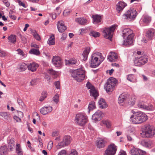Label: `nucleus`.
I'll return each mask as SVG.
<instances>
[{
	"label": "nucleus",
	"instance_id": "obj_1",
	"mask_svg": "<svg viewBox=\"0 0 155 155\" xmlns=\"http://www.w3.org/2000/svg\"><path fill=\"white\" fill-rule=\"evenodd\" d=\"M104 59V58L101 53L97 51L94 52L91 55L89 61L90 67L92 68L97 67Z\"/></svg>",
	"mask_w": 155,
	"mask_h": 155
},
{
	"label": "nucleus",
	"instance_id": "obj_2",
	"mask_svg": "<svg viewBox=\"0 0 155 155\" xmlns=\"http://www.w3.org/2000/svg\"><path fill=\"white\" fill-rule=\"evenodd\" d=\"M134 114L130 117L131 121L135 124H138L146 121L148 119L147 115L141 111L135 112L132 110Z\"/></svg>",
	"mask_w": 155,
	"mask_h": 155
},
{
	"label": "nucleus",
	"instance_id": "obj_3",
	"mask_svg": "<svg viewBox=\"0 0 155 155\" xmlns=\"http://www.w3.org/2000/svg\"><path fill=\"white\" fill-rule=\"evenodd\" d=\"M122 33L124 39L123 45L127 46L132 45L134 36L133 31L130 28H125L122 31Z\"/></svg>",
	"mask_w": 155,
	"mask_h": 155
},
{
	"label": "nucleus",
	"instance_id": "obj_4",
	"mask_svg": "<svg viewBox=\"0 0 155 155\" xmlns=\"http://www.w3.org/2000/svg\"><path fill=\"white\" fill-rule=\"evenodd\" d=\"M71 75L78 82L84 80L86 76V71L83 67L74 70L71 72Z\"/></svg>",
	"mask_w": 155,
	"mask_h": 155
},
{
	"label": "nucleus",
	"instance_id": "obj_5",
	"mask_svg": "<svg viewBox=\"0 0 155 155\" xmlns=\"http://www.w3.org/2000/svg\"><path fill=\"white\" fill-rule=\"evenodd\" d=\"M144 131L141 133L143 137L152 138L155 134V128L153 126L147 124L144 126Z\"/></svg>",
	"mask_w": 155,
	"mask_h": 155
},
{
	"label": "nucleus",
	"instance_id": "obj_6",
	"mask_svg": "<svg viewBox=\"0 0 155 155\" xmlns=\"http://www.w3.org/2000/svg\"><path fill=\"white\" fill-rule=\"evenodd\" d=\"M87 117L83 113H78L75 117V123L80 126H84L88 122Z\"/></svg>",
	"mask_w": 155,
	"mask_h": 155
},
{
	"label": "nucleus",
	"instance_id": "obj_7",
	"mask_svg": "<svg viewBox=\"0 0 155 155\" xmlns=\"http://www.w3.org/2000/svg\"><path fill=\"white\" fill-rule=\"evenodd\" d=\"M117 83V81L115 78L112 77L109 78L104 85L105 89L107 92L112 91Z\"/></svg>",
	"mask_w": 155,
	"mask_h": 155
},
{
	"label": "nucleus",
	"instance_id": "obj_8",
	"mask_svg": "<svg viewBox=\"0 0 155 155\" xmlns=\"http://www.w3.org/2000/svg\"><path fill=\"white\" fill-rule=\"evenodd\" d=\"M137 15L136 9L131 8L127 10L123 15V18L129 20H134Z\"/></svg>",
	"mask_w": 155,
	"mask_h": 155
},
{
	"label": "nucleus",
	"instance_id": "obj_9",
	"mask_svg": "<svg viewBox=\"0 0 155 155\" xmlns=\"http://www.w3.org/2000/svg\"><path fill=\"white\" fill-rule=\"evenodd\" d=\"M117 26L114 25L109 28H105L103 31L104 38L111 41L114 32Z\"/></svg>",
	"mask_w": 155,
	"mask_h": 155
},
{
	"label": "nucleus",
	"instance_id": "obj_10",
	"mask_svg": "<svg viewBox=\"0 0 155 155\" xmlns=\"http://www.w3.org/2000/svg\"><path fill=\"white\" fill-rule=\"evenodd\" d=\"M147 61V56L144 55L136 58L134 61V64L136 66H140L144 64Z\"/></svg>",
	"mask_w": 155,
	"mask_h": 155
},
{
	"label": "nucleus",
	"instance_id": "obj_11",
	"mask_svg": "<svg viewBox=\"0 0 155 155\" xmlns=\"http://www.w3.org/2000/svg\"><path fill=\"white\" fill-rule=\"evenodd\" d=\"M52 64L56 67L61 68L63 65L61 59L59 56H54L52 59Z\"/></svg>",
	"mask_w": 155,
	"mask_h": 155
},
{
	"label": "nucleus",
	"instance_id": "obj_12",
	"mask_svg": "<svg viewBox=\"0 0 155 155\" xmlns=\"http://www.w3.org/2000/svg\"><path fill=\"white\" fill-rule=\"evenodd\" d=\"M117 150V146L114 144H111L105 151L104 155H114Z\"/></svg>",
	"mask_w": 155,
	"mask_h": 155
},
{
	"label": "nucleus",
	"instance_id": "obj_13",
	"mask_svg": "<svg viewBox=\"0 0 155 155\" xmlns=\"http://www.w3.org/2000/svg\"><path fill=\"white\" fill-rule=\"evenodd\" d=\"M127 6L126 3L120 1L116 5V8L118 13L121 12L125 7Z\"/></svg>",
	"mask_w": 155,
	"mask_h": 155
},
{
	"label": "nucleus",
	"instance_id": "obj_14",
	"mask_svg": "<svg viewBox=\"0 0 155 155\" xmlns=\"http://www.w3.org/2000/svg\"><path fill=\"white\" fill-rule=\"evenodd\" d=\"M155 36V30L151 28L147 30L146 33V36L150 40L153 39Z\"/></svg>",
	"mask_w": 155,
	"mask_h": 155
},
{
	"label": "nucleus",
	"instance_id": "obj_15",
	"mask_svg": "<svg viewBox=\"0 0 155 155\" xmlns=\"http://www.w3.org/2000/svg\"><path fill=\"white\" fill-rule=\"evenodd\" d=\"M57 25L58 31L60 32H64L67 28V27L64 25V22L62 20L59 21Z\"/></svg>",
	"mask_w": 155,
	"mask_h": 155
},
{
	"label": "nucleus",
	"instance_id": "obj_16",
	"mask_svg": "<svg viewBox=\"0 0 155 155\" xmlns=\"http://www.w3.org/2000/svg\"><path fill=\"white\" fill-rule=\"evenodd\" d=\"M93 23L94 24H98L101 22L102 16L100 15L95 14L92 16Z\"/></svg>",
	"mask_w": 155,
	"mask_h": 155
},
{
	"label": "nucleus",
	"instance_id": "obj_17",
	"mask_svg": "<svg viewBox=\"0 0 155 155\" xmlns=\"http://www.w3.org/2000/svg\"><path fill=\"white\" fill-rule=\"evenodd\" d=\"M52 107L51 106H45L41 108L40 110V113L43 115H45L51 112Z\"/></svg>",
	"mask_w": 155,
	"mask_h": 155
},
{
	"label": "nucleus",
	"instance_id": "obj_18",
	"mask_svg": "<svg viewBox=\"0 0 155 155\" xmlns=\"http://www.w3.org/2000/svg\"><path fill=\"white\" fill-rule=\"evenodd\" d=\"M102 113L98 110L95 112L92 116V119L95 122L100 121L102 118Z\"/></svg>",
	"mask_w": 155,
	"mask_h": 155
},
{
	"label": "nucleus",
	"instance_id": "obj_19",
	"mask_svg": "<svg viewBox=\"0 0 155 155\" xmlns=\"http://www.w3.org/2000/svg\"><path fill=\"white\" fill-rule=\"evenodd\" d=\"M141 20L144 24L148 25L151 22V18L147 14H144Z\"/></svg>",
	"mask_w": 155,
	"mask_h": 155
},
{
	"label": "nucleus",
	"instance_id": "obj_20",
	"mask_svg": "<svg viewBox=\"0 0 155 155\" xmlns=\"http://www.w3.org/2000/svg\"><path fill=\"white\" fill-rule=\"evenodd\" d=\"M110 54L108 56L107 59L109 61L112 62L115 61L118 58L117 54L115 52H111Z\"/></svg>",
	"mask_w": 155,
	"mask_h": 155
},
{
	"label": "nucleus",
	"instance_id": "obj_21",
	"mask_svg": "<svg viewBox=\"0 0 155 155\" xmlns=\"http://www.w3.org/2000/svg\"><path fill=\"white\" fill-rule=\"evenodd\" d=\"M38 67V64L35 62H32L30 63L28 65L27 68L28 69L32 72L35 71Z\"/></svg>",
	"mask_w": 155,
	"mask_h": 155
},
{
	"label": "nucleus",
	"instance_id": "obj_22",
	"mask_svg": "<svg viewBox=\"0 0 155 155\" xmlns=\"http://www.w3.org/2000/svg\"><path fill=\"white\" fill-rule=\"evenodd\" d=\"M138 106L139 107L141 108L147 110H149L151 109V110H152L153 109V106L152 105H151L150 107L145 105L144 103L143 102H139L138 104Z\"/></svg>",
	"mask_w": 155,
	"mask_h": 155
},
{
	"label": "nucleus",
	"instance_id": "obj_23",
	"mask_svg": "<svg viewBox=\"0 0 155 155\" xmlns=\"http://www.w3.org/2000/svg\"><path fill=\"white\" fill-rule=\"evenodd\" d=\"M127 98L126 96L124 94L120 95L118 99V103L120 106H123Z\"/></svg>",
	"mask_w": 155,
	"mask_h": 155
},
{
	"label": "nucleus",
	"instance_id": "obj_24",
	"mask_svg": "<svg viewBox=\"0 0 155 155\" xmlns=\"http://www.w3.org/2000/svg\"><path fill=\"white\" fill-rule=\"evenodd\" d=\"M75 21L81 25H85L88 23V21L83 18H78L75 19Z\"/></svg>",
	"mask_w": 155,
	"mask_h": 155
},
{
	"label": "nucleus",
	"instance_id": "obj_25",
	"mask_svg": "<svg viewBox=\"0 0 155 155\" xmlns=\"http://www.w3.org/2000/svg\"><path fill=\"white\" fill-rule=\"evenodd\" d=\"M90 51V48L89 47H86L82 55L84 57L83 60L85 61L87 60L88 54Z\"/></svg>",
	"mask_w": 155,
	"mask_h": 155
},
{
	"label": "nucleus",
	"instance_id": "obj_26",
	"mask_svg": "<svg viewBox=\"0 0 155 155\" xmlns=\"http://www.w3.org/2000/svg\"><path fill=\"white\" fill-rule=\"evenodd\" d=\"M98 104L99 107L102 109H105L107 107L106 102L103 98H101L99 100Z\"/></svg>",
	"mask_w": 155,
	"mask_h": 155
},
{
	"label": "nucleus",
	"instance_id": "obj_27",
	"mask_svg": "<svg viewBox=\"0 0 155 155\" xmlns=\"http://www.w3.org/2000/svg\"><path fill=\"white\" fill-rule=\"evenodd\" d=\"M141 144L143 146L146 147L150 148L152 145V142L150 141L143 140L141 142Z\"/></svg>",
	"mask_w": 155,
	"mask_h": 155
},
{
	"label": "nucleus",
	"instance_id": "obj_28",
	"mask_svg": "<svg viewBox=\"0 0 155 155\" xmlns=\"http://www.w3.org/2000/svg\"><path fill=\"white\" fill-rule=\"evenodd\" d=\"M65 64L66 65H73L74 64H78V61L75 59H70V60H66Z\"/></svg>",
	"mask_w": 155,
	"mask_h": 155
},
{
	"label": "nucleus",
	"instance_id": "obj_29",
	"mask_svg": "<svg viewBox=\"0 0 155 155\" xmlns=\"http://www.w3.org/2000/svg\"><path fill=\"white\" fill-rule=\"evenodd\" d=\"M8 149L7 146L4 145L0 147V155H6L7 154Z\"/></svg>",
	"mask_w": 155,
	"mask_h": 155
},
{
	"label": "nucleus",
	"instance_id": "obj_30",
	"mask_svg": "<svg viewBox=\"0 0 155 155\" xmlns=\"http://www.w3.org/2000/svg\"><path fill=\"white\" fill-rule=\"evenodd\" d=\"M106 141L104 139H101L98 140L97 143V146L99 148L103 147L105 146Z\"/></svg>",
	"mask_w": 155,
	"mask_h": 155
},
{
	"label": "nucleus",
	"instance_id": "obj_31",
	"mask_svg": "<svg viewBox=\"0 0 155 155\" xmlns=\"http://www.w3.org/2000/svg\"><path fill=\"white\" fill-rule=\"evenodd\" d=\"M71 140V137L69 136H65L63 139V141L66 146L69 144Z\"/></svg>",
	"mask_w": 155,
	"mask_h": 155
},
{
	"label": "nucleus",
	"instance_id": "obj_32",
	"mask_svg": "<svg viewBox=\"0 0 155 155\" xmlns=\"http://www.w3.org/2000/svg\"><path fill=\"white\" fill-rule=\"evenodd\" d=\"M15 149L17 155H23V152L19 144L17 143L16 144Z\"/></svg>",
	"mask_w": 155,
	"mask_h": 155
},
{
	"label": "nucleus",
	"instance_id": "obj_33",
	"mask_svg": "<svg viewBox=\"0 0 155 155\" xmlns=\"http://www.w3.org/2000/svg\"><path fill=\"white\" fill-rule=\"evenodd\" d=\"M54 40L55 38L54 35L51 34L50 35V38L47 41L48 44L50 45H54L55 44Z\"/></svg>",
	"mask_w": 155,
	"mask_h": 155
},
{
	"label": "nucleus",
	"instance_id": "obj_34",
	"mask_svg": "<svg viewBox=\"0 0 155 155\" xmlns=\"http://www.w3.org/2000/svg\"><path fill=\"white\" fill-rule=\"evenodd\" d=\"M8 42L14 44L16 41V37L14 35H11L8 37Z\"/></svg>",
	"mask_w": 155,
	"mask_h": 155
},
{
	"label": "nucleus",
	"instance_id": "obj_35",
	"mask_svg": "<svg viewBox=\"0 0 155 155\" xmlns=\"http://www.w3.org/2000/svg\"><path fill=\"white\" fill-rule=\"evenodd\" d=\"M0 116L6 119H8L10 118V114L7 112H0Z\"/></svg>",
	"mask_w": 155,
	"mask_h": 155
},
{
	"label": "nucleus",
	"instance_id": "obj_36",
	"mask_svg": "<svg viewBox=\"0 0 155 155\" xmlns=\"http://www.w3.org/2000/svg\"><path fill=\"white\" fill-rule=\"evenodd\" d=\"M8 146L9 147L10 149L12 150L13 148L15 142L14 138H11L8 141Z\"/></svg>",
	"mask_w": 155,
	"mask_h": 155
},
{
	"label": "nucleus",
	"instance_id": "obj_37",
	"mask_svg": "<svg viewBox=\"0 0 155 155\" xmlns=\"http://www.w3.org/2000/svg\"><path fill=\"white\" fill-rule=\"evenodd\" d=\"M27 66L28 65L25 63H22L19 65L18 69H19L20 71H24L27 69Z\"/></svg>",
	"mask_w": 155,
	"mask_h": 155
},
{
	"label": "nucleus",
	"instance_id": "obj_38",
	"mask_svg": "<svg viewBox=\"0 0 155 155\" xmlns=\"http://www.w3.org/2000/svg\"><path fill=\"white\" fill-rule=\"evenodd\" d=\"M103 124L105 125L107 128L108 129L111 128L112 126L111 122L108 120H103L102 121Z\"/></svg>",
	"mask_w": 155,
	"mask_h": 155
},
{
	"label": "nucleus",
	"instance_id": "obj_39",
	"mask_svg": "<svg viewBox=\"0 0 155 155\" xmlns=\"http://www.w3.org/2000/svg\"><path fill=\"white\" fill-rule=\"evenodd\" d=\"M89 91L91 96L94 97H96L98 96V93L95 88H94L92 89L91 90H90Z\"/></svg>",
	"mask_w": 155,
	"mask_h": 155
},
{
	"label": "nucleus",
	"instance_id": "obj_40",
	"mask_svg": "<svg viewBox=\"0 0 155 155\" xmlns=\"http://www.w3.org/2000/svg\"><path fill=\"white\" fill-rule=\"evenodd\" d=\"M96 106L95 104V102L94 101H91L90 102L88 105L89 112L90 110H92L94 109H95Z\"/></svg>",
	"mask_w": 155,
	"mask_h": 155
},
{
	"label": "nucleus",
	"instance_id": "obj_41",
	"mask_svg": "<svg viewBox=\"0 0 155 155\" xmlns=\"http://www.w3.org/2000/svg\"><path fill=\"white\" fill-rule=\"evenodd\" d=\"M89 35L90 36L95 38L99 37L100 35L99 33L93 30L91 31Z\"/></svg>",
	"mask_w": 155,
	"mask_h": 155
},
{
	"label": "nucleus",
	"instance_id": "obj_42",
	"mask_svg": "<svg viewBox=\"0 0 155 155\" xmlns=\"http://www.w3.org/2000/svg\"><path fill=\"white\" fill-rule=\"evenodd\" d=\"M139 148L134 147L131 148L130 151V153L132 155H137Z\"/></svg>",
	"mask_w": 155,
	"mask_h": 155
},
{
	"label": "nucleus",
	"instance_id": "obj_43",
	"mask_svg": "<svg viewBox=\"0 0 155 155\" xmlns=\"http://www.w3.org/2000/svg\"><path fill=\"white\" fill-rule=\"evenodd\" d=\"M30 53L34 54L36 55H38L40 54V52L39 50L35 49H32L29 51Z\"/></svg>",
	"mask_w": 155,
	"mask_h": 155
},
{
	"label": "nucleus",
	"instance_id": "obj_44",
	"mask_svg": "<svg viewBox=\"0 0 155 155\" xmlns=\"http://www.w3.org/2000/svg\"><path fill=\"white\" fill-rule=\"evenodd\" d=\"M134 75L132 74H130L128 75L127 76V79L131 82H135V80H134Z\"/></svg>",
	"mask_w": 155,
	"mask_h": 155
},
{
	"label": "nucleus",
	"instance_id": "obj_45",
	"mask_svg": "<svg viewBox=\"0 0 155 155\" xmlns=\"http://www.w3.org/2000/svg\"><path fill=\"white\" fill-rule=\"evenodd\" d=\"M59 95L56 94L52 98L53 101L56 104L58 103L59 101Z\"/></svg>",
	"mask_w": 155,
	"mask_h": 155
},
{
	"label": "nucleus",
	"instance_id": "obj_46",
	"mask_svg": "<svg viewBox=\"0 0 155 155\" xmlns=\"http://www.w3.org/2000/svg\"><path fill=\"white\" fill-rule=\"evenodd\" d=\"M32 35L34 38L38 41H40L41 40L40 36L37 33L36 31L34 30L32 31Z\"/></svg>",
	"mask_w": 155,
	"mask_h": 155
},
{
	"label": "nucleus",
	"instance_id": "obj_47",
	"mask_svg": "<svg viewBox=\"0 0 155 155\" xmlns=\"http://www.w3.org/2000/svg\"><path fill=\"white\" fill-rule=\"evenodd\" d=\"M47 95V93L46 91L42 92L41 95L40 97L39 100L41 101H43L46 98Z\"/></svg>",
	"mask_w": 155,
	"mask_h": 155
},
{
	"label": "nucleus",
	"instance_id": "obj_48",
	"mask_svg": "<svg viewBox=\"0 0 155 155\" xmlns=\"http://www.w3.org/2000/svg\"><path fill=\"white\" fill-rule=\"evenodd\" d=\"M64 143L63 141L59 143L56 146L57 148L59 149L66 146Z\"/></svg>",
	"mask_w": 155,
	"mask_h": 155
},
{
	"label": "nucleus",
	"instance_id": "obj_49",
	"mask_svg": "<svg viewBox=\"0 0 155 155\" xmlns=\"http://www.w3.org/2000/svg\"><path fill=\"white\" fill-rule=\"evenodd\" d=\"M57 72L52 69H50L48 71V73L51 75H55L57 74Z\"/></svg>",
	"mask_w": 155,
	"mask_h": 155
},
{
	"label": "nucleus",
	"instance_id": "obj_50",
	"mask_svg": "<svg viewBox=\"0 0 155 155\" xmlns=\"http://www.w3.org/2000/svg\"><path fill=\"white\" fill-rule=\"evenodd\" d=\"M137 155H147L146 152L144 151L139 149Z\"/></svg>",
	"mask_w": 155,
	"mask_h": 155
},
{
	"label": "nucleus",
	"instance_id": "obj_51",
	"mask_svg": "<svg viewBox=\"0 0 155 155\" xmlns=\"http://www.w3.org/2000/svg\"><path fill=\"white\" fill-rule=\"evenodd\" d=\"M72 11L71 9H67L64 10L63 12V15L64 16H66L68 15Z\"/></svg>",
	"mask_w": 155,
	"mask_h": 155
},
{
	"label": "nucleus",
	"instance_id": "obj_52",
	"mask_svg": "<svg viewBox=\"0 0 155 155\" xmlns=\"http://www.w3.org/2000/svg\"><path fill=\"white\" fill-rule=\"evenodd\" d=\"M17 2L18 3V5L20 6H22L24 8L27 7V6L26 5L25 3L23 2H21L20 0H16Z\"/></svg>",
	"mask_w": 155,
	"mask_h": 155
},
{
	"label": "nucleus",
	"instance_id": "obj_53",
	"mask_svg": "<svg viewBox=\"0 0 155 155\" xmlns=\"http://www.w3.org/2000/svg\"><path fill=\"white\" fill-rule=\"evenodd\" d=\"M17 51L18 52V54L20 55H21L22 57H25L26 54L23 52L22 50L20 49H18L17 50Z\"/></svg>",
	"mask_w": 155,
	"mask_h": 155
},
{
	"label": "nucleus",
	"instance_id": "obj_54",
	"mask_svg": "<svg viewBox=\"0 0 155 155\" xmlns=\"http://www.w3.org/2000/svg\"><path fill=\"white\" fill-rule=\"evenodd\" d=\"M37 81L38 80L37 79H33L30 82V84L31 86L35 85L37 84Z\"/></svg>",
	"mask_w": 155,
	"mask_h": 155
},
{
	"label": "nucleus",
	"instance_id": "obj_55",
	"mask_svg": "<svg viewBox=\"0 0 155 155\" xmlns=\"http://www.w3.org/2000/svg\"><path fill=\"white\" fill-rule=\"evenodd\" d=\"M68 155H78V152L75 150H72L70 153Z\"/></svg>",
	"mask_w": 155,
	"mask_h": 155
},
{
	"label": "nucleus",
	"instance_id": "obj_56",
	"mask_svg": "<svg viewBox=\"0 0 155 155\" xmlns=\"http://www.w3.org/2000/svg\"><path fill=\"white\" fill-rule=\"evenodd\" d=\"M86 86L88 89L91 90L94 88V87L89 82H88L86 84Z\"/></svg>",
	"mask_w": 155,
	"mask_h": 155
},
{
	"label": "nucleus",
	"instance_id": "obj_57",
	"mask_svg": "<svg viewBox=\"0 0 155 155\" xmlns=\"http://www.w3.org/2000/svg\"><path fill=\"white\" fill-rule=\"evenodd\" d=\"M54 84L57 89H59L60 88V83L59 81H57L55 82Z\"/></svg>",
	"mask_w": 155,
	"mask_h": 155
},
{
	"label": "nucleus",
	"instance_id": "obj_58",
	"mask_svg": "<svg viewBox=\"0 0 155 155\" xmlns=\"http://www.w3.org/2000/svg\"><path fill=\"white\" fill-rule=\"evenodd\" d=\"M17 101L19 105L21 107H23L24 105V103L21 99L18 98Z\"/></svg>",
	"mask_w": 155,
	"mask_h": 155
},
{
	"label": "nucleus",
	"instance_id": "obj_59",
	"mask_svg": "<svg viewBox=\"0 0 155 155\" xmlns=\"http://www.w3.org/2000/svg\"><path fill=\"white\" fill-rule=\"evenodd\" d=\"M53 142L51 141L49 142L48 145V150H50L53 147Z\"/></svg>",
	"mask_w": 155,
	"mask_h": 155
},
{
	"label": "nucleus",
	"instance_id": "obj_60",
	"mask_svg": "<svg viewBox=\"0 0 155 155\" xmlns=\"http://www.w3.org/2000/svg\"><path fill=\"white\" fill-rule=\"evenodd\" d=\"M58 155H66V151L65 150H62L59 152Z\"/></svg>",
	"mask_w": 155,
	"mask_h": 155
},
{
	"label": "nucleus",
	"instance_id": "obj_61",
	"mask_svg": "<svg viewBox=\"0 0 155 155\" xmlns=\"http://www.w3.org/2000/svg\"><path fill=\"white\" fill-rule=\"evenodd\" d=\"M5 53L4 51L0 49V57H4L5 56Z\"/></svg>",
	"mask_w": 155,
	"mask_h": 155
},
{
	"label": "nucleus",
	"instance_id": "obj_62",
	"mask_svg": "<svg viewBox=\"0 0 155 155\" xmlns=\"http://www.w3.org/2000/svg\"><path fill=\"white\" fill-rule=\"evenodd\" d=\"M135 128L134 127L130 128L129 130V132L132 133H134L135 132Z\"/></svg>",
	"mask_w": 155,
	"mask_h": 155
},
{
	"label": "nucleus",
	"instance_id": "obj_63",
	"mask_svg": "<svg viewBox=\"0 0 155 155\" xmlns=\"http://www.w3.org/2000/svg\"><path fill=\"white\" fill-rule=\"evenodd\" d=\"M50 16H51L53 19H55L56 18V14L54 13L50 14Z\"/></svg>",
	"mask_w": 155,
	"mask_h": 155
},
{
	"label": "nucleus",
	"instance_id": "obj_64",
	"mask_svg": "<svg viewBox=\"0 0 155 155\" xmlns=\"http://www.w3.org/2000/svg\"><path fill=\"white\" fill-rule=\"evenodd\" d=\"M14 119L17 122H19L21 120L20 118L16 116L14 117Z\"/></svg>",
	"mask_w": 155,
	"mask_h": 155
}]
</instances>
